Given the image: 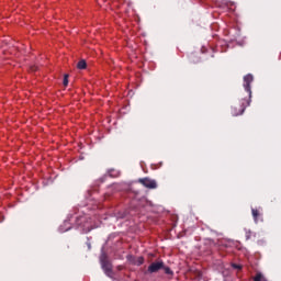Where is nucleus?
Returning <instances> with one entry per match:
<instances>
[{"instance_id":"obj_8","label":"nucleus","mask_w":281,"mask_h":281,"mask_svg":"<svg viewBox=\"0 0 281 281\" xmlns=\"http://www.w3.org/2000/svg\"><path fill=\"white\" fill-rule=\"evenodd\" d=\"M136 265L137 267H142V265H144V257H138L136 260Z\"/></svg>"},{"instance_id":"obj_6","label":"nucleus","mask_w":281,"mask_h":281,"mask_svg":"<svg viewBox=\"0 0 281 281\" xmlns=\"http://www.w3.org/2000/svg\"><path fill=\"white\" fill-rule=\"evenodd\" d=\"M86 67H87V61L85 59H81L80 61H78L77 68L85 69Z\"/></svg>"},{"instance_id":"obj_12","label":"nucleus","mask_w":281,"mask_h":281,"mask_svg":"<svg viewBox=\"0 0 281 281\" xmlns=\"http://www.w3.org/2000/svg\"><path fill=\"white\" fill-rule=\"evenodd\" d=\"M232 267H233V269H243V266L237 265V263H233Z\"/></svg>"},{"instance_id":"obj_9","label":"nucleus","mask_w":281,"mask_h":281,"mask_svg":"<svg viewBox=\"0 0 281 281\" xmlns=\"http://www.w3.org/2000/svg\"><path fill=\"white\" fill-rule=\"evenodd\" d=\"M63 83H64V87H67V85H69V75H65V76H64V81H63Z\"/></svg>"},{"instance_id":"obj_4","label":"nucleus","mask_w":281,"mask_h":281,"mask_svg":"<svg viewBox=\"0 0 281 281\" xmlns=\"http://www.w3.org/2000/svg\"><path fill=\"white\" fill-rule=\"evenodd\" d=\"M138 183L144 186V188H148L149 190H155L157 188V181L150 178H139Z\"/></svg>"},{"instance_id":"obj_10","label":"nucleus","mask_w":281,"mask_h":281,"mask_svg":"<svg viewBox=\"0 0 281 281\" xmlns=\"http://www.w3.org/2000/svg\"><path fill=\"white\" fill-rule=\"evenodd\" d=\"M254 281H262V273H257L254 278Z\"/></svg>"},{"instance_id":"obj_1","label":"nucleus","mask_w":281,"mask_h":281,"mask_svg":"<svg viewBox=\"0 0 281 281\" xmlns=\"http://www.w3.org/2000/svg\"><path fill=\"white\" fill-rule=\"evenodd\" d=\"M251 82H254V75L248 74L244 77V89L247 93V97L241 98L239 102L235 103L231 108V113L234 117H238V115H243L245 113V109L251 104Z\"/></svg>"},{"instance_id":"obj_7","label":"nucleus","mask_w":281,"mask_h":281,"mask_svg":"<svg viewBox=\"0 0 281 281\" xmlns=\"http://www.w3.org/2000/svg\"><path fill=\"white\" fill-rule=\"evenodd\" d=\"M162 269L165 270V273L167 276H172V270L170 269V267H166V263H164V268Z\"/></svg>"},{"instance_id":"obj_3","label":"nucleus","mask_w":281,"mask_h":281,"mask_svg":"<svg viewBox=\"0 0 281 281\" xmlns=\"http://www.w3.org/2000/svg\"><path fill=\"white\" fill-rule=\"evenodd\" d=\"M164 269V260L151 262L147 268V273H157Z\"/></svg>"},{"instance_id":"obj_14","label":"nucleus","mask_w":281,"mask_h":281,"mask_svg":"<svg viewBox=\"0 0 281 281\" xmlns=\"http://www.w3.org/2000/svg\"><path fill=\"white\" fill-rule=\"evenodd\" d=\"M126 214L120 215L119 218H125Z\"/></svg>"},{"instance_id":"obj_15","label":"nucleus","mask_w":281,"mask_h":281,"mask_svg":"<svg viewBox=\"0 0 281 281\" xmlns=\"http://www.w3.org/2000/svg\"><path fill=\"white\" fill-rule=\"evenodd\" d=\"M78 221H85V217H79Z\"/></svg>"},{"instance_id":"obj_13","label":"nucleus","mask_w":281,"mask_h":281,"mask_svg":"<svg viewBox=\"0 0 281 281\" xmlns=\"http://www.w3.org/2000/svg\"><path fill=\"white\" fill-rule=\"evenodd\" d=\"M113 172H115V170H110V171H109L110 177H115V176L113 175Z\"/></svg>"},{"instance_id":"obj_17","label":"nucleus","mask_w":281,"mask_h":281,"mask_svg":"<svg viewBox=\"0 0 281 281\" xmlns=\"http://www.w3.org/2000/svg\"><path fill=\"white\" fill-rule=\"evenodd\" d=\"M77 225H80L79 222H77Z\"/></svg>"},{"instance_id":"obj_5","label":"nucleus","mask_w":281,"mask_h":281,"mask_svg":"<svg viewBox=\"0 0 281 281\" xmlns=\"http://www.w3.org/2000/svg\"><path fill=\"white\" fill-rule=\"evenodd\" d=\"M251 215L256 224L265 221L262 217V209H251Z\"/></svg>"},{"instance_id":"obj_16","label":"nucleus","mask_w":281,"mask_h":281,"mask_svg":"<svg viewBox=\"0 0 281 281\" xmlns=\"http://www.w3.org/2000/svg\"><path fill=\"white\" fill-rule=\"evenodd\" d=\"M77 225H80L79 222H77Z\"/></svg>"},{"instance_id":"obj_11","label":"nucleus","mask_w":281,"mask_h":281,"mask_svg":"<svg viewBox=\"0 0 281 281\" xmlns=\"http://www.w3.org/2000/svg\"><path fill=\"white\" fill-rule=\"evenodd\" d=\"M251 231H246V240H249L251 238Z\"/></svg>"},{"instance_id":"obj_2","label":"nucleus","mask_w":281,"mask_h":281,"mask_svg":"<svg viewBox=\"0 0 281 281\" xmlns=\"http://www.w3.org/2000/svg\"><path fill=\"white\" fill-rule=\"evenodd\" d=\"M100 262H101V267H102L104 273L109 278H111V276L113 273V266L111 265V261H109V257L106 256V254L101 255Z\"/></svg>"}]
</instances>
